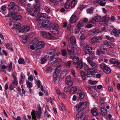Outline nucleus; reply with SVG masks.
I'll use <instances>...</instances> for the list:
<instances>
[{
  "instance_id": "obj_1",
  "label": "nucleus",
  "mask_w": 120,
  "mask_h": 120,
  "mask_svg": "<svg viewBox=\"0 0 120 120\" xmlns=\"http://www.w3.org/2000/svg\"><path fill=\"white\" fill-rule=\"evenodd\" d=\"M8 9L9 11H10L11 13H12V11L14 12L13 13H17L19 10V7L18 5H15L14 2H11L8 5Z\"/></svg>"
},
{
  "instance_id": "obj_2",
  "label": "nucleus",
  "mask_w": 120,
  "mask_h": 120,
  "mask_svg": "<svg viewBox=\"0 0 120 120\" xmlns=\"http://www.w3.org/2000/svg\"><path fill=\"white\" fill-rule=\"evenodd\" d=\"M97 14H96V16H94V17L92 18L89 22L86 25V27L88 28H91L95 25L96 23L98 21Z\"/></svg>"
},
{
  "instance_id": "obj_3",
  "label": "nucleus",
  "mask_w": 120,
  "mask_h": 120,
  "mask_svg": "<svg viewBox=\"0 0 120 120\" xmlns=\"http://www.w3.org/2000/svg\"><path fill=\"white\" fill-rule=\"evenodd\" d=\"M87 103L86 101L83 102H80L78 104L76 105L74 107L76 109L80 111L85 109L86 107Z\"/></svg>"
},
{
  "instance_id": "obj_4",
  "label": "nucleus",
  "mask_w": 120,
  "mask_h": 120,
  "mask_svg": "<svg viewBox=\"0 0 120 120\" xmlns=\"http://www.w3.org/2000/svg\"><path fill=\"white\" fill-rule=\"evenodd\" d=\"M100 66L105 73L109 74L111 72V70L110 68L104 63L101 64Z\"/></svg>"
},
{
  "instance_id": "obj_5",
  "label": "nucleus",
  "mask_w": 120,
  "mask_h": 120,
  "mask_svg": "<svg viewBox=\"0 0 120 120\" xmlns=\"http://www.w3.org/2000/svg\"><path fill=\"white\" fill-rule=\"evenodd\" d=\"M41 114V113L38 112V111H34V110H33L31 113L32 117L34 120H37L36 118L39 120Z\"/></svg>"
},
{
  "instance_id": "obj_6",
  "label": "nucleus",
  "mask_w": 120,
  "mask_h": 120,
  "mask_svg": "<svg viewBox=\"0 0 120 120\" xmlns=\"http://www.w3.org/2000/svg\"><path fill=\"white\" fill-rule=\"evenodd\" d=\"M66 39L70 40V42L73 45H76V40L75 37L70 34H67L66 36Z\"/></svg>"
},
{
  "instance_id": "obj_7",
  "label": "nucleus",
  "mask_w": 120,
  "mask_h": 120,
  "mask_svg": "<svg viewBox=\"0 0 120 120\" xmlns=\"http://www.w3.org/2000/svg\"><path fill=\"white\" fill-rule=\"evenodd\" d=\"M41 33L42 36L43 37H46L50 40L55 39V37L51 35L50 33L48 32L47 34L45 31H42Z\"/></svg>"
},
{
  "instance_id": "obj_8",
  "label": "nucleus",
  "mask_w": 120,
  "mask_h": 120,
  "mask_svg": "<svg viewBox=\"0 0 120 120\" xmlns=\"http://www.w3.org/2000/svg\"><path fill=\"white\" fill-rule=\"evenodd\" d=\"M73 45L71 43L69 44L68 45L67 47V49L69 52V55L71 56H72L74 54V48Z\"/></svg>"
},
{
  "instance_id": "obj_9",
  "label": "nucleus",
  "mask_w": 120,
  "mask_h": 120,
  "mask_svg": "<svg viewBox=\"0 0 120 120\" xmlns=\"http://www.w3.org/2000/svg\"><path fill=\"white\" fill-rule=\"evenodd\" d=\"M50 22L48 20L43 21L41 23V28H48L50 26Z\"/></svg>"
},
{
  "instance_id": "obj_10",
  "label": "nucleus",
  "mask_w": 120,
  "mask_h": 120,
  "mask_svg": "<svg viewBox=\"0 0 120 120\" xmlns=\"http://www.w3.org/2000/svg\"><path fill=\"white\" fill-rule=\"evenodd\" d=\"M92 47L90 45L86 46L84 48V51L86 54H89L92 52Z\"/></svg>"
},
{
  "instance_id": "obj_11",
  "label": "nucleus",
  "mask_w": 120,
  "mask_h": 120,
  "mask_svg": "<svg viewBox=\"0 0 120 120\" xmlns=\"http://www.w3.org/2000/svg\"><path fill=\"white\" fill-rule=\"evenodd\" d=\"M85 117V114L83 112H78V113L76 115L75 120H79L80 118H84Z\"/></svg>"
},
{
  "instance_id": "obj_12",
  "label": "nucleus",
  "mask_w": 120,
  "mask_h": 120,
  "mask_svg": "<svg viewBox=\"0 0 120 120\" xmlns=\"http://www.w3.org/2000/svg\"><path fill=\"white\" fill-rule=\"evenodd\" d=\"M120 32L119 31L115 28H114L112 31L111 32V34L117 37H119V36Z\"/></svg>"
},
{
  "instance_id": "obj_13",
  "label": "nucleus",
  "mask_w": 120,
  "mask_h": 120,
  "mask_svg": "<svg viewBox=\"0 0 120 120\" xmlns=\"http://www.w3.org/2000/svg\"><path fill=\"white\" fill-rule=\"evenodd\" d=\"M44 45L45 43L43 41H39L36 45V48L37 49H41L44 46Z\"/></svg>"
},
{
  "instance_id": "obj_14",
  "label": "nucleus",
  "mask_w": 120,
  "mask_h": 120,
  "mask_svg": "<svg viewBox=\"0 0 120 120\" xmlns=\"http://www.w3.org/2000/svg\"><path fill=\"white\" fill-rule=\"evenodd\" d=\"M78 19L77 16L75 15H73L70 19V21L71 23H75Z\"/></svg>"
},
{
  "instance_id": "obj_15",
  "label": "nucleus",
  "mask_w": 120,
  "mask_h": 120,
  "mask_svg": "<svg viewBox=\"0 0 120 120\" xmlns=\"http://www.w3.org/2000/svg\"><path fill=\"white\" fill-rule=\"evenodd\" d=\"M39 5H36L33 9L34 13L38 15L39 13Z\"/></svg>"
},
{
  "instance_id": "obj_16",
  "label": "nucleus",
  "mask_w": 120,
  "mask_h": 120,
  "mask_svg": "<svg viewBox=\"0 0 120 120\" xmlns=\"http://www.w3.org/2000/svg\"><path fill=\"white\" fill-rule=\"evenodd\" d=\"M30 29V27L29 26H23L20 29L19 31L20 32H23L25 31H28Z\"/></svg>"
},
{
  "instance_id": "obj_17",
  "label": "nucleus",
  "mask_w": 120,
  "mask_h": 120,
  "mask_svg": "<svg viewBox=\"0 0 120 120\" xmlns=\"http://www.w3.org/2000/svg\"><path fill=\"white\" fill-rule=\"evenodd\" d=\"M91 69L90 68H87V70L85 71L87 75V77H91L92 75L93 74L92 72Z\"/></svg>"
},
{
  "instance_id": "obj_18",
  "label": "nucleus",
  "mask_w": 120,
  "mask_h": 120,
  "mask_svg": "<svg viewBox=\"0 0 120 120\" xmlns=\"http://www.w3.org/2000/svg\"><path fill=\"white\" fill-rule=\"evenodd\" d=\"M58 55L57 54H54L51 58L50 61H51V63H52L55 62L58 58Z\"/></svg>"
},
{
  "instance_id": "obj_19",
  "label": "nucleus",
  "mask_w": 120,
  "mask_h": 120,
  "mask_svg": "<svg viewBox=\"0 0 120 120\" xmlns=\"http://www.w3.org/2000/svg\"><path fill=\"white\" fill-rule=\"evenodd\" d=\"M77 88L76 86H74L71 87L69 91V92L71 94H74L77 93Z\"/></svg>"
},
{
  "instance_id": "obj_20",
  "label": "nucleus",
  "mask_w": 120,
  "mask_h": 120,
  "mask_svg": "<svg viewBox=\"0 0 120 120\" xmlns=\"http://www.w3.org/2000/svg\"><path fill=\"white\" fill-rule=\"evenodd\" d=\"M11 18L12 19L15 20V21H17L18 20H20L21 19L22 17L20 15H15L12 17Z\"/></svg>"
},
{
  "instance_id": "obj_21",
  "label": "nucleus",
  "mask_w": 120,
  "mask_h": 120,
  "mask_svg": "<svg viewBox=\"0 0 120 120\" xmlns=\"http://www.w3.org/2000/svg\"><path fill=\"white\" fill-rule=\"evenodd\" d=\"M29 36L28 34H24V35L21 36V37H22L23 39L22 40V42H23L26 43L27 42V38L29 37Z\"/></svg>"
},
{
  "instance_id": "obj_22",
  "label": "nucleus",
  "mask_w": 120,
  "mask_h": 120,
  "mask_svg": "<svg viewBox=\"0 0 120 120\" xmlns=\"http://www.w3.org/2000/svg\"><path fill=\"white\" fill-rule=\"evenodd\" d=\"M80 73L81 77L82 79L84 80H86L87 77L86 72L85 73L83 71H80Z\"/></svg>"
},
{
  "instance_id": "obj_23",
  "label": "nucleus",
  "mask_w": 120,
  "mask_h": 120,
  "mask_svg": "<svg viewBox=\"0 0 120 120\" xmlns=\"http://www.w3.org/2000/svg\"><path fill=\"white\" fill-rule=\"evenodd\" d=\"M42 17L43 16L41 15L37 16L36 19V22L38 23V24L40 25L41 23Z\"/></svg>"
},
{
  "instance_id": "obj_24",
  "label": "nucleus",
  "mask_w": 120,
  "mask_h": 120,
  "mask_svg": "<svg viewBox=\"0 0 120 120\" xmlns=\"http://www.w3.org/2000/svg\"><path fill=\"white\" fill-rule=\"evenodd\" d=\"M106 3V0H98V4L101 6H105Z\"/></svg>"
},
{
  "instance_id": "obj_25",
  "label": "nucleus",
  "mask_w": 120,
  "mask_h": 120,
  "mask_svg": "<svg viewBox=\"0 0 120 120\" xmlns=\"http://www.w3.org/2000/svg\"><path fill=\"white\" fill-rule=\"evenodd\" d=\"M77 94H79V98L81 99H83L84 97V93L82 92L81 90H78V92H77Z\"/></svg>"
},
{
  "instance_id": "obj_26",
  "label": "nucleus",
  "mask_w": 120,
  "mask_h": 120,
  "mask_svg": "<svg viewBox=\"0 0 120 120\" xmlns=\"http://www.w3.org/2000/svg\"><path fill=\"white\" fill-rule=\"evenodd\" d=\"M76 66V67L79 68H81L83 66L82 62L81 60H80L77 63V64L75 65Z\"/></svg>"
},
{
  "instance_id": "obj_27",
  "label": "nucleus",
  "mask_w": 120,
  "mask_h": 120,
  "mask_svg": "<svg viewBox=\"0 0 120 120\" xmlns=\"http://www.w3.org/2000/svg\"><path fill=\"white\" fill-rule=\"evenodd\" d=\"M72 59L73 60V62L74 65L77 64L80 61V60H79V59L78 57H74Z\"/></svg>"
},
{
  "instance_id": "obj_28",
  "label": "nucleus",
  "mask_w": 120,
  "mask_h": 120,
  "mask_svg": "<svg viewBox=\"0 0 120 120\" xmlns=\"http://www.w3.org/2000/svg\"><path fill=\"white\" fill-rule=\"evenodd\" d=\"M61 53L62 55L66 58L67 56L66 50L65 49H63L61 50Z\"/></svg>"
},
{
  "instance_id": "obj_29",
  "label": "nucleus",
  "mask_w": 120,
  "mask_h": 120,
  "mask_svg": "<svg viewBox=\"0 0 120 120\" xmlns=\"http://www.w3.org/2000/svg\"><path fill=\"white\" fill-rule=\"evenodd\" d=\"M89 54L90 56L89 57H88L86 58V59L87 60H89L93 59L94 56V54L93 53L91 52Z\"/></svg>"
},
{
  "instance_id": "obj_30",
  "label": "nucleus",
  "mask_w": 120,
  "mask_h": 120,
  "mask_svg": "<svg viewBox=\"0 0 120 120\" xmlns=\"http://www.w3.org/2000/svg\"><path fill=\"white\" fill-rule=\"evenodd\" d=\"M88 62L93 67H96L97 65L93 61L91 60H87Z\"/></svg>"
},
{
  "instance_id": "obj_31",
  "label": "nucleus",
  "mask_w": 120,
  "mask_h": 120,
  "mask_svg": "<svg viewBox=\"0 0 120 120\" xmlns=\"http://www.w3.org/2000/svg\"><path fill=\"white\" fill-rule=\"evenodd\" d=\"M5 46L6 48L9 50H11L12 52H13V50L11 46V45L9 43L6 44L5 45Z\"/></svg>"
},
{
  "instance_id": "obj_32",
  "label": "nucleus",
  "mask_w": 120,
  "mask_h": 120,
  "mask_svg": "<svg viewBox=\"0 0 120 120\" xmlns=\"http://www.w3.org/2000/svg\"><path fill=\"white\" fill-rule=\"evenodd\" d=\"M52 26L55 31H57L59 28L58 25L56 23H52Z\"/></svg>"
},
{
  "instance_id": "obj_33",
  "label": "nucleus",
  "mask_w": 120,
  "mask_h": 120,
  "mask_svg": "<svg viewBox=\"0 0 120 120\" xmlns=\"http://www.w3.org/2000/svg\"><path fill=\"white\" fill-rule=\"evenodd\" d=\"M97 112L98 111L97 109L95 108L91 110L92 114L94 116H96L97 115Z\"/></svg>"
},
{
  "instance_id": "obj_34",
  "label": "nucleus",
  "mask_w": 120,
  "mask_h": 120,
  "mask_svg": "<svg viewBox=\"0 0 120 120\" xmlns=\"http://www.w3.org/2000/svg\"><path fill=\"white\" fill-rule=\"evenodd\" d=\"M67 0V2L66 3H65L64 6V7L66 9H67L70 6V0Z\"/></svg>"
},
{
  "instance_id": "obj_35",
  "label": "nucleus",
  "mask_w": 120,
  "mask_h": 120,
  "mask_svg": "<svg viewBox=\"0 0 120 120\" xmlns=\"http://www.w3.org/2000/svg\"><path fill=\"white\" fill-rule=\"evenodd\" d=\"M83 26V24L82 21L79 22L77 25V27L78 29H81V28Z\"/></svg>"
},
{
  "instance_id": "obj_36",
  "label": "nucleus",
  "mask_w": 120,
  "mask_h": 120,
  "mask_svg": "<svg viewBox=\"0 0 120 120\" xmlns=\"http://www.w3.org/2000/svg\"><path fill=\"white\" fill-rule=\"evenodd\" d=\"M77 2V0H73L71 3V8H74L75 5L76 4Z\"/></svg>"
},
{
  "instance_id": "obj_37",
  "label": "nucleus",
  "mask_w": 120,
  "mask_h": 120,
  "mask_svg": "<svg viewBox=\"0 0 120 120\" xmlns=\"http://www.w3.org/2000/svg\"><path fill=\"white\" fill-rule=\"evenodd\" d=\"M68 73V71L67 70L64 69V70L62 72L61 74V75L63 76V77L65 76Z\"/></svg>"
},
{
  "instance_id": "obj_38",
  "label": "nucleus",
  "mask_w": 120,
  "mask_h": 120,
  "mask_svg": "<svg viewBox=\"0 0 120 120\" xmlns=\"http://www.w3.org/2000/svg\"><path fill=\"white\" fill-rule=\"evenodd\" d=\"M98 38L97 37H93L91 39V41L94 43H97Z\"/></svg>"
},
{
  "instance_id": "obj_39",
  "label": "nucleus",
  "mask_w": 120,
  "mask_h": 120,
  "mask_svg": "<svg viewBox=\"0 0 120 120\" xmlns=\"http://www.w3.org/2000/svg\"><path fill=\"white\" fill-rule=\"evenodd\" d=\"M101 112L102 114L103 115H105L107 113V110L106 109H105L104 108H101Z\"/></svg>"
},
{
  "instance_id": "obj_40",
  "label": "nucleus",
  "mask_w": 120,
  "mask_h": 120,
  "mask_svg": "<svg viewBox=\"0 0 120 120\" xmlns=\"http://www.w3.org/2000/svg\"><path fill=\"white\" fill-rule=\"evenodd\" d=\"M109 19V17L105 16H104L102 19L103 21H104L105 23L108 22Z\"/></svg>"
},
{
  "instance_id": "obj_41",
  "label": "nucleus",
  "mask_w": 120,
  "mask_h": 120,
  "mask_svg": "<svg viewBox=\"0 0 120 120\" xmlns=\"http://www.w3.org/2000/svg\"><path fill=\"white\" fill-rule=\"evenodd\" d=\"M93 8L91 7L89 8L86 10V12L87 13H92L93 11Z\"/></svg>"
},
{
  "instance_id": "obj_42",
  "label": "nucleus",
  "mask_w": 120,
  "mask_h": 120,
  "mask_svg": "<svg viewBox=\"0 0 120 120\" xmlns=\"http://www.w3.org/2000/svg\"><path fill=\"white\" fill-rule=\"evenodd\" d=\"M27 11L32 16H37V15H36V13H33L29 9H27Z\"/></svg>"
},
{
  "instance_id": "obj_43",
  "label": "nucleus",
  "mask_w": 120,
  "mask_h": 120,
  "mask_svg": "<svg viewBox=\"0 0 120 120\" xmlns=\"http://www.w3.org/2000/svg\"><path fill=\"white\" fill-rule=\"evenodd\" d=\"M21 27V24L19 23H17L16 24L15 26L13 27V28L14 29L19 28Z\"/></svg>"
},
{
  "instance_id": "obj_44",
  "label": "nucleus",
  "mask_w": 120,
  "mask_h": 120,
  "mask_svg": "<svg viewBox=\"0 0 120 120\" xmlns=\"http://www.w3.org/2000/svg\"><path fill=\"white\" fill-rule=\"evenodd\" d=\"M26 85L28 88H31L32 86V83L29 81H28L26 82Z\"/></svg>"
},
{
  "instance_id": "obj_45",
  "label": "nucleus",
  "mask_w": 120,
  "mask_h": 120,
  "mask_svg": "<svg viewBox=\"0 0 120 120\" xmlns=\"http://www.w3.org/2000/svg\"><path fill=\"white\" fill-rule=\"evenodd\" d=\"M24 60L22 58H20L18 61V63L20 64H24Z\"/></svg>"
},
{
  "instance_id": "obj_46",
  "label": "nucleus",
  "mask_w": 120,
  "mask_h": 120,
  "mask_svg": "<svg viewBox=\"0 0 120 120\" xmlns=\"http://www.w3.org/2000/svg\"><path fill=\"white\" fill-rule=\"evenodd\" d=\"M89 83L91 85H93L97 83L98 81H92L90 80H88Z\"/></svg>"
},
{
  "instance_id": "obj_47",
  "label": "nucleus",
  "mask_w": 120,
  "mask_h": 120,
  "mask_svg": "<svg viewBox=\"0 0 120 120\" xmlns=\"http://www.w3.org/2000/svg\"><path fill=\"white\" fill-rule=\"evenodd\" d=\"M116 61L115 59L112 58L109 60V62L111 64H116Z\"/></svg>"
},
{
  "instance_id": "obj_48",
  "label": "nucleus",
  "mask_w": 120,
  "mask_h": 120,
  "mask_svg": "<svg viewBox=\"0 0 120 120\" xmlns=\"http://www.w3.org/2000/svg\"><path fill=\"white\" fill-rule=\"evenodd\" d=\"M12 13H11L10 11H9V14L7 15V16L8 17H10L11 16H12L16 14H17V13L15 12L14 13H13V12H12Z\"/></svg>"
},
{
  "instance_id": "obj_49",
  "label": "nucleus",
  "mask_w": 120,
  "mask_h": 120,
  "mask_svg": "<svg viewBox=\"0 0 120 120\" xmlns=\"http://www.w3.org/2000/svg\"><path fill=\"white\" fill-rule=\"evenodd\" d=\"M92 32L94 35H96L98 33V29L95 28L92 30Z\"/></svg>"
},
{
  "instance_id": "obj_50",
  "label": "nucleus",
  "mask_w": 120,
  "mask_h": 120,
  "mask_svg": "<svg viewBox=\"0 0 120 120\" xmlns=\"http://www.w3.org/2000/svg\"><path fill=\"white\" fill-rule=\"evenodd\" d=\"M59 73L56 72H55L54 73L53 75V76L54 78L55 79L56 78H58L59 76Z\"/></svg>"
},
{
  "instance_id": "obj_51",
  "label": "nucleus",
  "mask_w": 120,
  "mask_h": 120,
  "mask_svg": "<svg viewBox=\"0 0 120 120\" xmlns=\"http://www.w3.org/2000/svg\"><path fill=\"white\" fill-rule=\"evenodd\" d=\"M6 7L5 5L2 6L1 7L0 9L2 11H5L6 9Z\"/></svg>"
},
{
  "instance_id": "obj_52",
  "label": "nucleus",
  "mask_w": 120,
  "mask_h": 120,
  "mask_svg": "<svg viewBox=\"0 0 120 120\" xmlns=\"http://www.w3.org/2000/svg\"><path fill=\"white\" fill-rule=\"evenodd\" d=\"M61 61L62 59L60 58H58H58L56 59L55 63L56 64H58L61 62Z\"/></svg>"
},
{
  "instance_id": "obj_53",
  "label": "nucleus",
  "mask_w": 120,
  "mask_h": 120,
  "mask_svg": "<svg viewBox=\"0 0 120 120\" xmlns=\"http://www.w3.org/2000/svg\"><path fill=\"white\" fill-rule=\"evenodd\" d=\"M47 61L46 59L44 58H42L41 59V63L42 64H44Z\"/></svg>"
},
{
  "instance_id": "obj_54",
  "label": "nucleus",
  "mask_w": 120,
  "mask_h": 120,
  "mask_svg": "<svg viewBox=\"0 0 120 120\" xmlns=\"http://www.w3.org/2000/svg\"><path fill=\"white\" fill-rule=\"evenodd\" d=\"M37 109L38 111V112H39L40 113H42V112L41 111V108L39 105L37 106Z\"/></svg>"
},
{
  "instance_id": "obj_55",
  "label": "nucleus",
  "mask_w": 120,
  "mask_h": 120,
  "mask_svg": "<svg viewBox=\"0 0 120 120\" xmlns=\"http://www.w3.org/2000/svg\"><path fill=\"white\" fill-rule=\"evenodd\" d=\"M86 37V35L84 34H81L80 36V38L81 40L84 39Z\"/></svg>"
},
{
  "instance_id": "obj_56",
  "label": "nucleus",
  "mask_w": 120,
  "mask_h": 120,
  "mask_svg": "<svg viewBox=\"0 0 120 120\" xmlns=\"http://www.w3.org/2000/svg\"><path fill=\"white\" fill-rule=\"evenodd\" d=\"M90 68L91 69V71L93 74L96 73L97 71V70L95 68Z\"/></svg>"
},
{
  "instance_id": "obj_57",
  "label": "nucleus",
  "mask_w": 120,
  "mask_h": 120,
  "mask_svg": "<svg viewBox=\"0 0 120 120\" xmlns=\"http://www.w3.org/2000/svg\"><path fill=\"white\" fill-rule=\"evenodd\" d=\"M52 70V68L50 66H48L46 68V71L47 72L51 71Z\"/></svg>"
},
{
  "instance_id": "obj_58",
  "label": "nucleus",
  "mask_w": 120,
  "mask_h": 120,
  "mask_svg": "<svg viewBox=\"0 0 120 120\" xmlns=\"http://www.w3.org/2000/svg\"><path fill=\"white\" fill-rule=\"evenodd\" d=\"M21 4L23 6L26 5V1L25 0H21L20 1Z\"/></svg>"
},
{
  "instance_id": "obj_59",
  "label": "nucleus",
  "mask_w": 120,
  "mask_h": 120,
  "mask_svg": "<svg viewBox=\"0 0 120 120\" xmlns=\"http://www.w3.org/2000/svg\"><path fill=\"white\" fill-rule=\"evenodd\" d=\"M86 6L83 4H81L79 6V8L80 10H82L85 8Z\"/></svg>"
},
{
  "instance_id": "obj_60",
  "label": "nucleus",
  "mask_w": 120,
  "mask_h": 120,
  "mask_svg": "<svg viewBox=\"0 0 120 120\" xmlns=\"http://www.w3.org/2000/svg\"><path fill=\"white\" fill-rule=\"evenodd\" d=\"M71 80V77L70 76H67L66 79V82H68Z\"/></svg>"
},
{
  "instance_id": "obj_61",
  "label": "nucleus",
  "mask_w": 120,
  "mask_h": 120,
  "mask_svg": "<svg viewBox=\"0 0 120 120\" xmlns=\"http://www.w3.org/2000/svg\"><path fill=\"white\" fill-rule=\"evenodd\" d=\"M66 83L69 86H71L73 84L71 80L70 81H69L68 82H66Z\"/></svg>"
},
{
  "instance_id": "obj_62",
  "label": "nucleus",
  "mask_w": 120,
  "mask_h": 120,
  "mask_svg": "<svg viewBox=\"0 0 120 120\" xmlns=\"http://www.w3.org/2000/svg\"><path fill=\"white\" fill-rule=\"evenodd\" d=\"M65 65L68 67L70 66L71 65V63L70 61H68L67 62L65 63Z\"/></svg>"
},
{
  "instance_id": "obj_63",
  "label": "nucleus",
  "mask_w": 120,
  "mask_h": 120,
  "mask_svg": "<svg viewBox=\"0 0 120 120\" xmlns=\"http://www.w3.org/2000/svg\"><path fill=\"white\" fill-rule=\"evenodd\" d=\"M45 10L46 12L47 13H49L50 11V10L49 8L46 7H45Z\"/></svg>"
},
{
  "instance_id": "obj_64",
  "label": "nucleus",
  "mask_w": 120,
  "mask_h": 120,
  "mask_svg": "<svg viewBox=\"0 0 120 120\" xmlns=\"http://www.w3.org/2000/svg\"><path fill=\"white\" fill-rule=\"evenodd\" d=\"M116 66L118 67H120V63L117 61H116Z\"/></svg>"
}]
</instances>
